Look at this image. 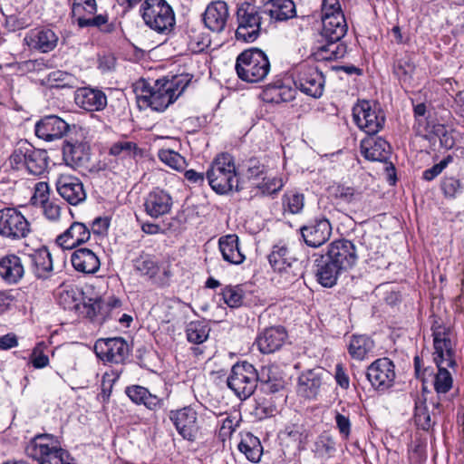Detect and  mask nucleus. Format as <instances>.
Here are the masks:
<instances>
[{
  "label": "nucleus",
  "instance_id": "f257e3e1",
  "mask_svg": "<svg viewBox=\"0 0 464 464\" xmlns=\"http://www.w3.org/2000/svg\"><path fill=\"white\" fill-rule=\"evenodd\" d=\"M187 75H175L170 79L163 77L154 81L150 85L143 83L138 102L156 111H165L185 91L189 80Z\"/></svg>",
  "mask_w": 464,
  "mask_h": 464
},
{
  "label": "nucleus",
  "instance_id": "f03ea898",
  "mask_svg": "<svg viewBox=\"0 0 464 464\" xmlns=\"http://www.w3.org/2000/svg\"><path fill=\"white\" fill-rule=\"evenodd\" d=\"M323 27L320 33V40L313 53L318 61H331L343 58L347 46L342 39L347 33V23L343 13H337L334 16L322 17Z\"/></svg>",
  "mask_w": 464,
  "mask_h": 464
},
{
  "label": "nucleus",
  "instance_id": "7ed1b4c3",
  "mask_svg": "<svg viewBox=\"0 0 464 464\" xmlns=\"http://www.w3.org/2000/svg\"><path fill=\"white\" fill-rule=\"evenodd\" d=\"M206 178L217 194L226 195L240 190L235 160L229 153H220L214 158L206 171Z\"/></svg>",
  "mask_w": 464,
  "mask_h": 464
},
{
  "label": "nucleus",
  "instance_id": "20e7f679",
  "mask_svg": "<svg viewBox=\"0 0 464 464\" xmlns=\"http://www.w3.org/2000/svg\"><path fill=\"white\" fill-rule=\"evenodd\" d=\"M139 14L144 24L158 34L169 35L175 30V12L166 0H144Z\"/></svg>",
  "mask_w": 464,
  "mask_h": 464
},
{
  "label": "nucleus",
  "instance_id": "39448f33",
  "mask_svg": "<svg viewBox=\"0 0 464 464\" xmlns=\"http://www.w3.org/2000/svg\"><path fill=\"white\" fill-rule=\"evenodd\" d=\"M270 68L267 55L258 48H250L240 53L235 65L238 78L251 83L264 81Z\"/></svg>",
  "mask_w": 464,
  "mask_h": 464
},
{
  "label": "nucleus",
  "instance_id": "423d86ee",
  "mask_svg": "<svg viewBox=\"0 0 464 464\" xmlns=\"http://www.w3.org/2000/svg\"><path fill=\"white\" fill-rule=\"evenodd\" d=\"M258 381L260 378L256 368L251 363L243 362L233 365L227 384L235 395L243 401L254 393Z\"/></svg>",
  "mask_w": 464,
  "mask_h": 464
},
{
  "label": "nucleus",
  "instance_id": "0eeeda50",
  "mask_svg": "<svg viewBox=\"0 0 464 464\" xmlns=\"http://www.w3.org/2000/svg\"><path fill=\"white\" fill-rule=\"evenodd\" d=\"M237 28L236 38L244 43H253L260 35L262 17L258 8L248 2L241 3L237 9Z\"/></svg>",
  "mask_w": 464,
  "mask_h": 464
},
{
  "label": "nucleus",
  "instance_id": "6e6552de",
  "mask_svg": "<svg viewBox=\"0 0 464 464\" xmlns=\"http://www.w3.org/2000/svg\"><path fill=\"white\" fill-rule=\"evenodd\" d=\"M31 274L34 277L35 290H51L56 285L51 254L46 246L37 248L31 254Z\"/></svg>",
  "mask_w": 464,
  "mask_h": 464
},
{
  "label": "nucleus",
  "instance_id": "1a4fd4ad",
  "mask_svg": "<svg viewBox=\"0 0 464 464\" xmlns=\"http://www.w3.org/2000/svg\"><path fill=\"white\" fill-rule=\"evenodd\" d=\"M133 268L140 276L146 277L159 287L168 286L172 277V272L169 266H165L160 270L155 256L141 252L133 259Z\"/></svg>",
  "mask_w": 464,
  "mask_h": 464
},
{
  "label": "nucleus",
  "instance_id": "9d476101",
  "mask_svg": "<svg viewBox=\"0 0 464 464\" xmlns=\"http://www.w3.org/2000/svg\"><path fill=\"white\" fill-rule=\"evenodd\" d=\"M353 117L355 124L368 136L375 135L383 127L385 116L376 105L372 106L370 102H359L353 109Z\"/></svg>",
  "mask_w": 464,
  "mask_h": 464
},
{
  "label": "nucleus",
  "instance_id": "9b49d317",
  "mask_svg": "<svg viewBox=\"0 0 464 464\" xmlns=\"http://www.w3.org/2000/svg\"><path fill=\"white\" fill-rule=\"evenodd\" d=\"M431 330L435 350L434 362L438 363V359H440L442 361L441 363H445L447 366H454L456 364L455 352L450 329L445 326L440 319H434Z\"/></svg>",
  "mask_w": 464,
  "mask_h": 464
},
{
  "label": "nucleus",
  "instance_id": "f8f14e48",
  "mask_svg": "<svg viewBox=\"0 0 464 464\" xmlns=\"http://www.w3.org/2000/svg\"><path fill=\"white\" fill-rule=\"evenodd\" d=\"M294 83L302 92L314 98L323 95L324 78L315 66L300 64L296 69Z\"/></svg>",
  "mask_w": 464,
  "mask_h": 464
},
{
  "label": "nucleus",
  "instance_id": "ddd939ff",
  "mask_svg": "<svg viewBox=\"0 0 464 464\" xmlns=\"http://www.w3.org/2000/svg\"><path fill=\"white\" fill-rule=\"evenodd\" d=\"M94 352L101 360L112 363H122L130 354V346L122 337L99 339Z\"/></svg>",
  "mask_w": 464,
  "mask_h": 464
},
{
  "label": "nucleus",
  "instance_id": "4468645a",
  "mask_svg": "<svg viewBox=\"0 0 464 464\" xmlns=\"http://www.w3.org/2000/svg\"><path fill=\"white\" fill-rule=\"evenodd\" d=\"M394 368L393 362L389 358H380L368 366L366 377L375 390L384 392L394 382Z\"/></svg>",
  "mask_w": 464,
  "mask_h": 464
},
{
  "label": "nucleus",
  "instance_id": "2eb2a0df",
  "mask_svg": "<svg viewBox=\"0 0 464 464\" xmlns=\"http://www.w3.org/2000/svg\"><path fill=\"white\" fill-rule=\"evenodd\" d=\"M43 439L47 440L48 443L39 441L35 447V453L31 454L40 464H76L70 453L59 447L58 440L54 437Z\"/></svg>",
  "mask_w": 464,
  "mask_h": 464
},
{
  "label": "nucleus",
  "instance_id": "dca6fc26",
  "mask_svg": "<svg viewBox=\"0 0 464 464\" xmlns=\"http://www.w3.org/2000/svg\"><path fill=\"white\" fill-rule=\"evenodd\" d=\"M81 130L75 124L71 126L62 118L56 115H48L41 119L34 128L35 135L46 141H52L63 138L67 133Z\"/></svg>",
  "mask_w": 464,
  "mask_h": 464
},
{
  "label": "nucleus",
  "instance_id": "f3484780",
  "mask_svg": "<svg viewBox=\"0 0 464 464\" xmlns=\"http://www.w3.org/2000/svg\"><path fill=\"white\" fill-rule=\"evenodd\" d=\"M327 260L334 263L342 271L352 268L357 261L356 248L350 240L342 239L332 242L325 255Z\"/></svg>",
  "mask_w": 464,
  "mask_h": 464
},
{
  "label": "nucleus",
  "instance_id": "a211bd4d",
  "mask_svg": "<svg viewBox=\"0 0 464 464\" xmlns=\"http://www.w3.org/2000/svg\"><path fill=\"white\" fill-rule=\"evenodd\" d=\"M27 219L15 208L0 209V236L11 238L24 237L28 231Z\"/></svg>",
  "mask_w": 464,
  "mask_h": 464
},
{
  "label": "nucleus",
  "instance_id": "6ab92c4d",
  "mask_svg": "<svg viewBox=\"0 0 464 464\" xmlns=\"http://www.w3.org/2000/svg\"><path fill=\"white\" fill-rule=\"evenodd\" d=\"M300 233L308 246L316 248L329 240L332 226L325 218H314L307 225L301 227Z\"/></svg>",
  "mask_w": 464,
  "mask_h": 464
},
{
  "label": "nucleus",
  "instance_id": "aec40b11",
  "mask_svg": "<svg viewBox=\"0 0 464 464\" xmlns=\"http://www.w3.org/2000/svg\"><path fill=\"white\" fill-rule=\"evenodd\" d=\"M169 419L183 439L193 441L198 432V413L190 406L170 411Z\"/></svg>",
  "mask_w": 464,
  "mask_h": 464
},
{
  "label": "nucleus",
  "instance_id": "412c9836",
  "mask_svg": "<svg viewBox=\"0 0 464 464\" xmlns=\"http://www.w3.org/2000/svg\"><path fill=\"white\" fill-rule=\"evenodd\" d=\"M63 157L72 169H87L91 160L90 146L87 142L69 137L64 140Z\"/></svg>",
  "mask_w": 464,
  "mask_h": 464
},
{
  "label": "nucleus",
  "instance_id": "4be33fe9",
  "mask_svg": "<svg viewBox=\"0 0 464 464\" xmlns=\"http://www.w3.org/2000/svg\"><path fill=\"white\" fill-rule=\"evenodd\" d=\"M58 194L69 204L76 206L86 199L82 180L70 174H61L56 180Z\"/></svg>",
  "mask_w": 464,
  "mask_h": 464
},
{
  "label": "nucleus",
  "instance_id": "5701e85b",
  "mask_svg": "<svg viewBox=\"0 0 464 464\" xmlns=\"http://www.w3.org/2000/svg\"><path fill=\"white\" fill-rule=\"evenodd\" d=\"M143 206L147 215L152 218H159L170 213L173 198L168 191L156 188L148 193Z\"/></svg>",
  "mask_w": 464,
  "mask_h": 464
},
{
  "label": "nucleus",
  "instance_id": "b1692460",
  "mask_svg": "<svg viewBox=\"0 0 464 464\" xmlns=\"http://www.w3.org/2000/svg\"><path fill=\"white\" fill-rule=\"evenodd\" d=\"M91 237V229L82 222L74 221L56 239V245L64 250L73 249L84 243Z\"/></svg>",
  "mask_w": 464,
  "mask_h": 464
},
{
  "label": "nucleus",
  "instance_id": "393cba45",
  "mask_svg": "<svg viewBox=\"0 0 464 464\" xmlns=\"http://www.w3.org/2000/svg\"><path fill=\"white\" fill-rule=\"evenodd\" d=\"M287 336L283 326H272L258 334L256 343L262 353H273L282 348Z\"/></svg>",
  "mask_w": 464,
  "mask_h": 464
},
{
  "label": "nucleus",
  "instance_id": "a878e982",
  "mask_svg": "<svg viewBox=\"0 0 464 464\" xmlns=\"http://www.w3.org/2000/svg\"><path fill=\"white\" fill-rule=\"evenodd\" d=\"M325 372L317 367L303 372L298 377L297 393L304 399H314L319 393Z\"/></svg>",
  "mask_w": 464,
  "mask_h": 464
},
{
  "label": "nucleus",
  "instance_id": "bb28decb",
  "mask_svg": "<svg viewBox=\"0 0 464 464\" xmlns=\"http://www.w3.org/2000/svg\"><path fill=\"white\" fill-rule=\"evenodd\" d=\"M76 105L87 111H100L107 105L105 93L90 87L78 88L74 92Z\"/></svg>",
  "mask_w": 464,
  "mask_h": 464
},
{
  "label": "nucleus",
  "instance_id": "cd10ccee",
  "mask_svg": "<svg viewBox=\"0 0 464 464\" xmlns=\"http://www.w3.org/2000/svg\"><path fill=\"white\" fill-rule=\"evenodd\" d=\"M228 17L229 12L227 3L215 1L208 5L203 21L211 31L220 33L225 29Z\"/></svg>",
  "mask_w": 464,
  "mask_h": 464
},
{
  "label": "nucleus",
  "instance_id": "c85d7f7f",
  "mask_svg": "<svg viewBox=\"0 0 464 464\" xmlns=\"http://www.w3.org/2000/svg\"><path fill=\"white\" fill-rule=\"evenodd\" d=\"M361 152L369 160L386 161L391 155V146L382 138L369 135L361 141Z\"/></svg>",
  "mask_w": 464,
  "mask_h": 464
},
{
  "label": "nucleus",
  "instance_id": "c756f323",
  "mask_svg": "<svg viewBox=\"0 0 464 464\" xmlns=\"http://www.w3.org/2000/svg\"><path fill=\"white\" fill-rule=\"evenodd\" d=\"M263 13L271 22H285L296 16V6L293 0H268L264 5Z\"/></svg>",
  "mask_w": 464,
  "mask_h": 464
},
{
  "label": "nucleus",
  "instance_id": "7c9ffc66",
  "mask_svg": "<svg viewBox=\"0 0 464 464\" xmlns=\"http://www.w3.org/2000/svg\"><path fill=\"white\" fill-rule=\"evenodd\" d=\"M71 262L76 271L83 274H94L101 266L96 254L86 247L76 249L71 256Z\"/></svg>",
  "mask_w": 464,
  "mask_h": 464
},
{
  "label": "nucleus",
  "instance_id": "2f4dec72",
  "mask_svg": "<svg viewBox=\"0 0 464 464\" xmlns=\"http://www.w3.org/2000/svg\"><path fill=\"white\" fill-rule=\"evenodd\" d=\"M125 392L134 403L143 404L150 411H157L164 404L163 399L150 393L147 388L140 385L129 386Z\"/></svg>",
  "mask_w": 464,
  "mask_h": 464
},
{
  "label": "nucleus",
  "instance_id": "473e14b6",
  "mask_svg": "<svg viewBox=\"0 0 464 464\" xmlns=\"http://www.w3.org/2000/svg\"><path fill=\"white\" fill-rule=\"evenodd\" d=\"M426 401V398H419L415 402L414 420L416 425L423 430H429L434 425L436 413L440 411V401H432L430 403L432 406V420Z\"/></svg>",
  "mask_w": 464,
  "mask_h": 464
},
{
  "label": "nucleus",
  "instance_id": "72a5a7b5",
  "mask_svg": "<svg viewBox=\"0 0 464 464\" xmlns=\"http://www.w3.org/2000/svg\"><path fill=\"white\" fill-rule=\"evenodd\" d=\"M316 280L324 287H333L336 285L338 276L343 272L334 263L327 260L323 255L316 259Z\"/></svg>",
  "mask_w": 464,
  "mask_h": 464
},
{
  "label": "nucleus",
  "instance_id": "f704fd0d",
  "mask_svg": "<svg viewBox=\"0 0 464 464\" xmlns=\"http://www.w3.org/2000/svg\"><path fill=\"white\" fill-rule=\"evenodd\" d=\"M219 250L223 259L233 265H240L245 260V255L242 254L238 246V237L236 235H227L219 238Z\"/></svg>",
  "mask_w": 464,
  "mask_h": 464
},
{
  "label": "nucleus",
  "instance_id": "c9c22d12",
  "mask_svg": "<svg viewBox=\"0 0 464 464\" xmlns=\"http://www.w3.org/2000/svg\"><path fill=\"white\" fill-rule=\"evenodd\" d=\"M24 275L21 260L14 255L0 259V276L10 284L16 283Z\"/></svg>",
  "mask_w": 464,
  "mask_h": 464
},
{
  "label": "nucleus",
  "instance_id": "e433bc0d",
  "mask_svg": "<svg viewBox=\"0 0 464 464\" xmlns=\"http://www.w3.org/2000/svg\"><path fill=\"white\" fill-rule=\"evenodd\" d=\"M292 263L280 267V269H274L277 274L276 281L282 287H286L304 276L303 262L300 260H291Z\"/></svg>",
  "mask_w": 464,
  "mask_h": 464
},
{
  "label": "nucleus",
  "instance_id": "4c0bfd02",
  "mask_svg": "<svg viewBox=\"0 0 464 464\" xmlns=\"http://www.w3.org/2000/svg\"><path fill=\"white\" fill-rule=\"evenodd\" d=\"M296 91L286 85H268L264 92V100L267 102H288L295 99Z\"/></svg>",
  "mask_w": 464,
  "mask_h": 464
},
{
  "label": "nucleus",
  "instance_id": "58836bf2",
  "mask_svg": "<svg viewBox=\"0 0 464 464\" xmlns=\"http://www.w3.org/2000/svg\"><path fill=\"white\" fill-rule=\"evenodd\" d=\"M374 348V342L367 335H353L349 346V354L356 360H363Z\"/></svg>",
  "mask_w": 464,
  "mask_h": 464
},
{
  "label": "nucleus",
  "instance_id": "ea45409f",
  "mask_svg": "<svg viewBox=\"0 0 464 464\" xmlns=\"http://www.w3.org/2000/svg\"><path fill=\"white\" fill-rule=\"evenodd\" d=\"M109 154L121 159H135L142 155V150L136 142L123 138L111 144Z\"/></svg>",
  "mask_w": 464,
  "mask_h": 464
},
{
  "label": "nucleus",
  "instance_id": "a19ab883",
  "mask_svg": "<svg viewBox=\"0 0 464 464\" xmlns=\"http://www.w3.org/2000/svg\"><path fill=\"white\" fill-rule=\"evenodd\" d=\"M392 71L401 85H410L415 71V64L409 55H405L394 61Z\"/></svg>",
  "mask_w": 464,
  "mask_h": 464
},
{
  "label": "nucleus",
  "instance_id": "79ce46f5",
  "mask_svg": "<svg viewBox=\"0 0 464 464\" xmlns=\"http://www.w3.org/2000/svg\"><path fill=\"white\" fill-rule=\"evenodd\" d=\"M237 449L248 460L255 463L260 460L263 453V447L259 439L252 434H247L246 438L239 442Z\"/></svg>",
  "mask_w": 464,
  "mask_h": 464
},
{
  "label": "nucleus",
  "instance_id": "37998d69",
  "mask_svg": "<svg viewBox=\"0 0 464 464\" xmlns=\"http://www.w3.org/2000/svg\"><path fill=\"white\" fill-rule=\"evenodd\" d=\"M291 260H299L294 256L290 249L285 245H276L273 246L271 253L268 255V261L273 269H280L286 266Z\"/></svg>",
  "mask_w": 464,
  "mask_h": 464
},
{
  "label": "nucleus",
  "instance_id": "c03bdc74",
  "mask_svg": "<svg viewBox=\"0 0 464 464\" xmlns=\"http://www.w3.org/2000/svg\"><path fill=\"white\" fill-rule=\"evenodd\" d=\"M209 331L210 329L207 323L192 321L186 328L187 339L191 343L201 344L208 338Z\"/></svg>",
  "mask_w": 464,
  "mask_h": 464
},
{
  "label": "nucleus",
  "instance_id": "a18cd8bd",
  "mask_svg": "<svg viewBox=\"0 0 464 464\" xmlns=\"http://www.w3.org/2000/svg\"><path fill=\"white\" fill-rule=\"evenodd\" d=\"M441 360L438 359V372L435 375L434 388L437 393H447L452 387V377L447 370V365L441 363Z\"/></svg>",
  "mask_w": 464,
  "mask_h": 464
},
{
  "label": "nucleus",
  "instance_id": "49530a36",
  "mask_svg": "<svg viewBox=\"0 0 464 464\" xmlns=\"http://www.w3.org/2000/svg\"><path fill=\"white\" fill-rule=\"evenodd\" d=\"M28 141L25 140L24 141L21 140L18 142V148L14 150L12 155L9 158L10 166L13 169L15 170H29L28 166V158L27 153L29 150L27 149Z\"/></svg>",
  "mask_w": 464,
  "mask_h": 464
},
{
  "label": "nucleus",
  "instance_id": "de8ad7c7",
  "mask_svg": "<svg viewBox=\"0 0 464 464\" xmlns=\"http://www.w3.org/2000/svg\"><path fill=\"white\" fill-rule=\"evenodd\" d=\"M283 209L290 214L300 213L304 206V197L295 191H288L282 198Z\"/></svg>",
  "mask_w": 464,
  "mask_h": 464
},
{
  "label": "nucleus",
  "instance_id": "09e8293b",
  "mask_svg": "<svg viewBox=\"0 0 464 464\" xmlns=\"http://www.w3.org/2000/svg\"><path fill=\"white\" fill-rule=\"evenodd\" d=\"M97 10L95 0H73L72 6V17L75 18L79 25L80 18H87Z\"/></svg>",
  "mask_w": 464,
  "mask_h": 464
},
{
  "label": "nucleus",
  "instance_id": "8fccbe9b",
  "mask_svg": "<svg viewBox=\"0 0 464 464\" xmlns=\"http://www.w3.org/2000/svg\"><path fill=\"white\" fill-rule=\"evenodd\" d=\"M48 156L44 150H31V176L40 177L46 173Z\"/></svg>",
  "mask_w": 464,
  "mask_h": 464
},
{
  "label": "nucleus",
  "instance_id": "3c124183",
  "mask_svg": "<svg viewBox=\"0 0 464 464\" xmlns=\"http://www.w3.org/2000/svg\"><path fill=\"white\" fill-rule=\"evenodd\" d=\"M158 157L164 164L175 170H182L186 166L185 158L170 149L160 150Z\"/></svg>",
  "mask_w": 464,
  "mask_h": 464
},
{
  "label": "nucleus",
  "instance_id": "603ef678",
  "mask_svg": "<svg viewBox=\"0 0 464 464\" xmlns=\"http://www.w3.org/2000/svg\"><path fill=\"white\" fill-rule=\"evenodd\" d=\"M81 294L77 289L70 287L59 293L58 303L64 310H78Z\"/></svg>",
  "mask_w": 464,
  "mask_h": 464
},
{
  "label": "nucleus",
  "instance_id": "864d4df0",
  "mask_svg": "<svg viewBox=\"0 0 464 464\" xmlns=\"http://www.w3.org/2000/svg\"><path fill=\"white\" fill-rule=\"evenodd\" d=\"M440 189L445 198H455L461 194L463 185L459 178L446 175L440 181Z\"/></svg>",
  "mask_w": 464,
  "mask_h": 464
},
{
  "label": "nucleus",
  "instance_id": "5fc2aeb1",
  "mask_svg": "<svg viewBox=\"0 0 464 464\" xmlns=\"http://www.w3.org/2000/svg\"><path fill=\"white\" fill-rule=\"evenodd\" d=\"M221 295L225 304L231 308H237L243 304L244 292L240 285H227Z\"/></svg>",
  "mask_w": 464,
  "mask_h": 464
},
{
  "label": "nucleus",
  "instance_id": "6e6d98bb",
  "mask_svg": "<svg viewBox=\"0 0 464 464\" xmlns=\"http://www.w3.org/2000/svg\"><path fill=\"white\" fill-rule=\"evenodd\" d=\"M282 434L297 443L299 446L304 445L308 438V431L304 425L299 423L285 425Z\"/></svg>",
  "mask_w": 464,
  "mask_h": 464
},
{
  "label": "nucleus",
  "instance_id": "4d7b16f0",
  "mask_svg": "<svg viewBox=\"0 0 464 464\" xmlns=\"http://www.w3.org/2000/svg\"><path fill=\"white\" fill-rule=\"evenodd\" d=\"M335 451V442L331 436L321 435L314 442V452L319 458H329Z\"/></svg>",
  "mask_w": 464,
  "mask_h": 464
},
{
  "label": "nucleus",
  "instance_id": "13d9d810",
  "mask_svg": "<svg viewBox=\"0 0 464 464\" xmlns=\"http://www.w3.org/2000/svg\"><path fill=\"white\" fill-rule=\"evenodd\" d=\"M57 41L58 37L52 30H42L37 34L35 48L43 53H48L55 48Z\"/></svg>",
  "mask_w": 464,
  "mask_h": 464
},
{
  "label": "nucleus",
  "instance_id": "bf43d9fd",
  "mask_svg": "<svg viewBox=\"0 0 464 464\" xmlns=\"http://www.w3.org/2000/svg\"><path fill=\"white\" fill-rule=\"evenodd\" d=\"M49 346L44 342L39 343L31 353V364L36 368L41 369L49 364Z\"/></svg>",
  "mask_w": 464,
  "mask_h": 464
},
{
  "label": "nucleus",
  "instance_id": "052dcab7",
  "mask_svg": "<svg viewBox=\"0 0 464 464\" xmlns=\"http://www.w3.org/2000/svg\"><path fill=\"white\" fill-rule=\"evenodd\" d=\"M79 27H97L102 32L111 33L113 30V25L108 24V16L104 14H98L93 17L80 18Z\"/></svg>",
  "mask_w": 464,
  "mask_h": 464
},
{
  "label": "nucleus",
  "instance_id": "680f3d73",
  "mask_svg": "<svg viewBox=\"0 0 464 464\" xmlns=\"http://www.w3.org/2000/svg\"><path fill=\"white\" fill-rule=\"evenodd\" d=\"M50 198V188L47 181H37L34 184V194L31 197V205L41 206L47 203Z\"/></svg>",
  "mask_w": 464,
  "mask_h": 464
},
{
  "label": "nucleus",
  "instance_id": "e2e57ef3",
  "mask_svg": "<svg viewBox=\"0 0 464 464\" xmlns=\"http://www.w3.org/2000/svg\"><path fill=\"white\" fill-rule=\"evenodd\" d=\"M244 175L248 179H256L266 172V166L256 158H250L244 162Z\"/></svg>",
  "mask_w": 464,
  "mask_h": 464
},
{
  "label": "nucleus",
  "instance_id": "0e129e2a",
  "mask_svg": "<svg viewBox=\"0 0 464 464\" xmlns=\"http://www.w3.org/2000/svg\"><path fill=\"white\" fill-rule=\"evenodd\" d=\"M284 186L283 180L281 178L273 177L267 178L265 177L263 179V182L257 186V188L261 190V193L264 195H273L277 193L282 189Z\"/></svg>",
  "mask_w": 464,
  "mask_h": 464
},
{
  "label": "nucleus",
  "instance_id": "69168bd1",
  "mask_svg": "<svg viewBox=\"0 0 464 464\" xmlns=\"http://www.w3.org/2000/svg\"><path fill=\"white\" fill-rule=\"evenodd\" d=\"M334 196L335 198L341 199L346 203H351L359 198L360 193L352 187L337 185L334 187Z\"/></svg>",
  "mask_w": 464,
  "mask_h": 464
},
{
  "label": "nucleus",
  "instance_id": "338daca9",
  "mask_svg": "<svg viewBox=\"0 0 464 464\" xmlns=\"http://www.w3.org/2000/svg\"><path fill=\"white\" fill-rule=\"evenodd\" d=\"M453 160L452 156L448 155L439 163L433 165L431 168L427 169L422 173V179L426 181H431L438 177L447 166Z\"/></svg>",
  "mask_w": 464,
  "mask_h": 464
},
{
  "label": "nucleus",
  "instance_id": "774afa93",
  "mask_svg": "<svg viewBox=\"0 0 464 464\" xmlns=\"http://www.w3.org/2000/svg\"><path fill=\"white\" fill-rule=\"evenodd\" d=\"M336 428L343 440H348L352 432V423L349 416L336 412L334 415Z\"/></svg>",
  "mask_w": 464,
  "mask_h": 464
}]
</instances>
